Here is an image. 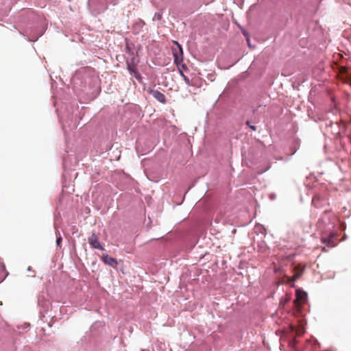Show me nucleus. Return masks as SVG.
Segmentation results:
<instances>
[{
	"label": "nucleus",
	"mask_w": 351,
	"mask_h": 351,
	"mask_svg": "<svg viewBox=\"0 0 351 351\" xmlns=\"http://www.w3.org/2000/svg\"><path fill=\"white\" fill-rule=\"evenodd\" d=\"M101 260L106 265H110L114 268L117 267L118 265L117 261L114 258H112L108 255H103L101 256Z\"/></svg>",
	"instance_id": "nucleus-5"
},
{
	"label": "nucleus",
	"mask_w": 351,
	"mask_h": 351,
	"mask_svg": "<svg viewBox=\"0 0 351 351\" xmlns=\"http://www.w3.org/2000/svg\"><path fill=\"white\" fill-rule=\"evenodd\" d=\"M62 241V238L60 237H59L58 238H57L56 239V243L57 244L59 245L60 242Z\"/></svg>",
	"instance_id": "nucleus-11"
},
{
	"label": "nucleus",
	"mask_w": 351,
	"mask_h": 351,
	"mask_svg": "<svg viewBox=\"0 0 351 351\" xmlns=\"http://www.w3.org/2000/svg\"><path fill=\"white\" fill-rule=\"evenodd\" d=\"M335 237V234L330 233L327 237H322V243L327 244L329 247H334L336 245Z\"/></svg>",
	"instance_id": "nucleus-6"
},
{
	"label": "nucleus",
	"mask_w": 351,
	"mask_h": 351,
	"mask_svg": "<svg viewBox=\"0 0 351 351\" xmlns=\"http://www.w3.org/2000/svg\"><path fill=\"white\" fill-rule=\"evenodd\" d=\"M180 74L182 76L185 83L188 85V86H193L194 84L189 80V79L185 76L184 75V73H182V71H180Z\"/></svg>",
	"instance_id": "nucleus-10"
},
{
	"label": "nucleus",
	"mask_w": 351,
	"mask_h": 351,
	"mask_svg": "<svg viewBox=\"0 0 351 351\" xmlns=\"http://www.w3.org/2000/svg\"><path fill=\"white\" fill-rule=\"evenodd\" d=\"M304 270V267H302L301 265H297L294 267V271L295 274L291 278V279L289 280V283L294 282L295 280H297L302 274L303 271Z\"/></svg>",
	"instance_id": "nucleus-4"
},
{
	"label": "nucleus",
	"mask_w": 351,
	"mask_h": 351,
	"mask_svg": "<svg viewBox=\"0 0 351 351\" xmlns=\"http://www.w3.org/2000/svg\"><path fill=\"white\" fill-rule=\"evenodd\" d=\"M88 243L91 245L93 248L99 249L100 250H104V248L99 241V237L95 233H93L88 237Z\"/></svg>",
	"instance_id": "nucleus-2"
},
{
	"label": "nucleus",
	"mask_w": 351,
	"mask_h": 351,
	"mask_svg": "<svg viewBox=\"0 0 351 351\" xmlns=\"http://www.w3.org/2000/svg\"><path fill=\"white\" fill-rule=\"evenodd\" d=\"M127 68L129 70L131 75H132L136 80H140L141 79V74L137 71L136 66L127 65Z\"/></svg>",
	"instance_id": "nucleus-7"
},
{
	"label": "nucleus",
	"mask_w": 351,
	"mask_h": 351,
	"mask_svg": "<svg viewBox=\"0 0 351 351\" xmlns=\"http://www.w3.org/2000/svg\"><path fill=\"white\" fill-rule=\"evenodd\" d=\"M173 43L176 45V47L172 48L174 62L178 64L183 61V50L182 46L177 41H173Z\"/></svg>",
	"instance_id": "nucleus-1"
},
{
	"label": "nucleus",
	"mask_w": 351,
	"mask_h": 351,
	"mask_svg": "<svg viewBox=\"0 0 351 351\" xmlns=\"http://www.w3.org/2000/svg\"><path fill=\"white\" fill-rule=\"evenodd\" d=\"M250 128L254 131L256 130V128L254 125H250Z\"/></svg>",
	"instance_id": "nucleus-12"
},
{
	"label": "nucleus",
	"mask_w": 351,
	"mask_h": 351,
	"mask_svg": "<svg viewBox=\"0 0 351 351\" xmlns=\"http://www.w3.org/2000/svg\"><path fill=\"white\" fill-rule=\"evenodd\" d=\"M148 93L152 95L156 100H158L159 102L162 104L166 103V97L165 95L160 92L158 90L155 89H148Z\"/></svg>",
	"instance_id": "nucleus-3"
},
{
	"label": "nucleus",
	"mask_w": 351,
	"mask_h": 351,
	"mask_svg": "<svg viewBox=\"0 0 351 351\" xmlns=\"http://www.w3.org/2000/svg\"><path fill=\"white\" fill-rule=\"evenodd\" d=\"M297 300H304L306 297V293L301 291H297Z\"/></svg>",
	"instance_id": "nucleus-9"
},
{
	"label": "nucleus",
	"mask_w": 351,
	"mask_h": 351,
	"mask_svg": "<svg viewBox=\"0 0 351 351\" xmlns=\"http://www.w3.org/2000/svg\"><path fill=\"white\" fill-rule=\"evenodd\" d=\"M138 63V58L137 56H133L130 60L127 61V65H132V66H136Z\"/></svg>",
	"instance_id": "nucleus-8"
}]
</instances>
